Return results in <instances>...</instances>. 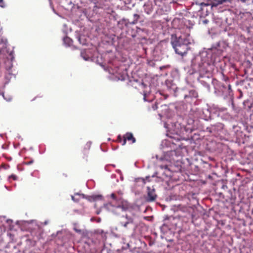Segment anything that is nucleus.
Masks as SVG:
<instances>
[{"mask_svg": "<svg viewBox=\"0 0 253 253\" xmlns=\"http://www.w3.org/2000/svg\"><path fill=\"white\" fill-rule=\"evenodd\" d=\"M72 198L73 200H74V197L73 196L72 197Z\"/></svg>", "mask_w": 253, "mask_h": 253, "instance_id": "26", "label": "nucleus"}, {"mask_svg": "<svg viewBox=\"0 0 253 253\" xmlns=\"http://www.w3.org/2000/svg\"><path fill=\"white\" fill-rule=\"evenodd\" d=\"M133 20L132 22H130V24L131 25H134L137 23L138 20L140 18V16L137 14H134L133 15Z\"/></svg>", "mask_w": 253, "mask_h": 253, "instance_id": "13", "label": "nucleus"}, {"mask_svg": "<svg viewBox=\"0 0 253 253\" xmlns=\"http://www.w3.org/2000/svg\"><path fill=\"white\" fill-rule=\"evenodd\" d=\"M223 88H225V85H222Z\"/></svg>", "mask_w": 253, "mask_h": 253, "instance_id": "27", "label": "nucleus"}, {"mask_svg": "<svg viewBox=\"0 0 253 253\" xmlns=\"http://www.w3.org/2000/svg\"><path fill=\"white\" fill-rule=\"evenodd\" d=\"M178 22L180 27L183 28L185 27L186 28H190V21L189 20L186 19L181 14H178V17H175V23Z\"/></svg>", "mask_w": 253, "mask_h": 253, "instance_id": "3", "label": "nucleus"}, {"mask_svg": "<svg viewBox=\"0 0 253 253\" xmlns=\"http://www.w3.org/2000/svg\"><path fill=\"white\" fill-rule=\"evenodd\" d=\"M147 196L146 200L148 202H152L156 199L157 197L155 193V190L154 188H151L150 187H147Z\"/></svg>", "mask_w": 253, "mask_h": 253, "instance_id": "5", "label": "nucleus"}, {"mask_svg": "<svg viewBox=\"0 0 253 253\" xmlns=\"http://www.w3.org/2000/svg\"><path fill=\"white\" fill-rule=\"evenodd\" d=\"M102 197L101 195H92L87 197V200L90 202H94L97 200H101Z\"/></svg>", "mask_w": 253, "mask_h": 253, "instance_id": "9", "label": "nucleus"}, {"mask_svg": "<svg viewBox=\"0 0 253 253\" xmlns=\"http://www.w3.org/2000/svg\"><path fill=\"white\" fill-rule=\"evenodd\" d=\"M110 197L112 200L105 205V207L109 209L110 207H112L122 209L123 211H126L129 208V203L123 199L121 196L118 195L115 193H112Z\"/></svg>", "mask_w": 253, "mask_h": 253, "instance_id": "1", "label": "nucleus"}, {"mask_svg": "<svg viewBox=\"0 0 253 253\" xmlns=\"http://www.w3.org/2000/svg\"><path fill=\"white\" fill-rule=\"evenodd\" d=\"M222 1H220V0H213L211 2V7H216L218 5L221 4Z\"/></svg>", "mask_w": 253, "mask_h": 253, "instance_id": "14", "label": "nucleus"}, {"mask_svg": "<svg viewBox=\"0 0 253 253\" xmlns=\"http://www.w3.org/2000/svg\"><path fill=\"white\" fill-rule=\"evenodd\" d=\"M0 6L1 7H4L5 4L3 0H0Z\"/></svg>", "mask_w": 253, "mask_h": 253, "instance_id": "19", "label": "nucleus"}, {"mask_svg": "<svg viewBox=\"0 0 253 253\" xmlns=\"http://www.w3.org/2000/svg\"><path fill=\"white\" fill-rule=\"evenodd\" d=\"M198 96V94L194 90H191L189 91L188 94H185L184 98H187L188 97H194L196 98Z\"/></svg>", "mask_w": 253, "mask_h": 253, "instance_id": "10", "label": "nucleus"}, {"mask_svg": "<svg viewBox=\"0 0 253 253\" xmlns=\"http://www.w3.org/2000/svg\"><path fill=\"white\" fill-rule=\"evenodd\" d=\"M214 113L217 114L218 116H222L224 113L226 112L227 109L225 107H220L216 106L214 107Z\"/></svg>", "mask_w": 253, "mask_h": 253, "instance_id": "8", "label": "nucleus"}, {"mask_svg": "<svg viewBox=\"0 0 253 253\" xmlns=\"http://www.w3.org/2000/svg\"><path fill=\"white\" fill-rule=\"evenodd\" d=\"M64 43L67 46H70L72 43V40L68 37H65L63 39Z\"/></svg>", "mask_w": 253, "mask_h": 253, "instance_id": "12", "label": "nucleus"}, {"mask_svg": "<svg viewBox=\"0 0 253 253\" xmlns=\"http://www.w3.org/2000/svg\"><path fill=\"white\" fill-rule=\"evenodd\" d=\"M175 52L178 54H180L182 56H183L184 55L186 54V52L185 51H183V52H180L179 51V49L178 48V47L177 46V45H175Z\"/></svg>", "mask_w": 253, "mask_h": 253, "instance_id": "15", "label": "nucleus"}, {"mask_svg": "<svg viewBox=\"0 0 253 253\" xmlns=\"http://www.w3.org/2000/svg\"><path fill=\"white\" fill-rule=\"evenodd\" d=\"M228 90H229V91L230 92V90H231V85L230 84H228Z\"/></svg>", "mask_w": 253, "mask_h": 253, "instance_id": "23", "label": "nucleus"}, {"mask_svg": "<svg viewBox=\"0 0 253 253\" xmlns=\"http://www.w3.org/2000/svg\"><path fill=\"white\" fill-rule=\"evenodd\" d=\"M83 54H84V53H83V52H82V53H81V55H82V56H83V57L84 58V59L85 60H88V59L89 58V57H85V56H83Z\"/></svg>", "mask_w": 253, "mask_h": 253, "instance_id": "20", "label": "nucleus"}, {"mask_svg": "<svg viewBox=\"0 0 253 253\" xmlns=\"http://www.w3.org/2000/svg\"><path fill=\"white\" fill-rule=\"evenodd\" d=\"M167 135L170 138H173V134L170 131H168V132L167 133Z\"/></svg>", "mask_w": 253, "mask_h": 253, "instance_id": "16", "label": "nucleus"}, {"mask_svg": "<svg viewBox=\"0 0 253 253\" xmlns=\"http://www.w3.org/2000/svg\"><path fill=\"white\" fill-rule=\"evenodd\" d=\"M184 38H185L184 36L178 35V31L175 32V40L178 39L179 42H183L184 43H185V42H184Z\"/></svg>", "mask_w": 253, "mask_h": 253, "instance_id": "11", "label": "nucleus"}, {"mask_svg": "<svg viewBox=\"0 0 253 253\" xmlns=\"http://www.w3.org/2000/svg\"><path fill=\"white\" fill-rule=\"evenodd\" d=\"M231 102H232V105L233 107H234V103H233V99H231Z\"/></svg>", "mask_w": 253, "mask_h": 253, "instance_id": "24", "label": "nucleus"}, {"mask_svg": "<svg viewBox=\"0 0 253 253\" xmlns=\"http://www.w3.org/2000/svg\"><path fill=\"white\" fill-rule=\"evenodd\" d=\"M164 174L166 178L169 179L167 180L168 184L169 185L170 183H172L173 182L172 177L173 175V171L169 167V166H165Z\"/></svg>", "mask_w": 253, "mask_h": 253, "instance_id": "6", "label": "nucleus"}, {"mask_svg": "<svg viewBox=\"0 0 253 253\" xmlns=\"http://www.w3.org/2000/svg\"><path fill=\"white\" fill-rule=\"evenodd\" d=\"M117 141L119 142H122L123 141V137L122 138L120 135H119L117 137Z\"/></svg>", "mask_w": 253, "mask_h": 253, "instance_id": "18", "label": "nucleus"}, {"mask_svg": "<svg viewBox=\"0 0 253 253\" xmlns=\"http://www.w3.org/2000/svg\"><path fill=\"white\" fill-rule=\"evenodd\" d=\"M33 163V161H29L28 162H27L26 164L27 165H30V164H32Z\"/></svg>", "mask_w": 253, "mask_h": 253, "instance_id": "22", "label": "nucleus"}, {"mask_svg": "<svg viewBox=\"0 0 253 253\" xmlns=\"http://www.w3.org/2000/svg\"><path fill=\"white\" fill-rule=\"evenodd\" d=\"M170 43H171V44L172 45V47L174 48V40L171 39Z\"/></svg>", "mask_w": 253, "mask_h": 253, "instance_id": "21", "label": "nucleus"}, {"mask_svg": "<svg viewBox=\"0 0 253 253\" xmlns=\"http://www.w3.org/2000/svg\"><path fill=\"white\" fill-rule=\"evenodd\" d=\"M223 128V125L220 123H216L214 125H211V126L207 127L209 131L213 133L214 134H218Z\"/></svg>", "mask_w": 253, "mask_h": 253, "instance_id": "4", "label": "nucleus"}, {"mask_svg": "<svg viewBox=\"0 0 253 253\" xmlns=\"http://www.w3.org/2000/svg\"><path fill=\"white\" fill-rule=\"evenodd\" d=\"M9 178H12L14 180H17L18 178L17 176L14 174L11 175L10 176H9Z\"/></svg>", "mask_w": 253, "mask_h": 253, "instance_id": "17", "label": "nucleus"}, {"mask_svg": "<svg viewBox=\"0 0 253 253\" xmlns=\"http://www.w3.org/2000/svg\"><path fill=\"white\" fill-rule=\"evenodd\" d=\"M75 230L77 232H81V230H80L75 229Z\"/></svg>", "mask_w": 253, "mask_h": 253, "instance_id": "25", "label": "nucleus"}, {"mask_svg": "<svg viewBox=\"0 0 253 253\" xmlns=\"http://www.w3.org/2000/svg\"><path fill=\"white\" fill-rule=\"evenodd\" d=\"M207 112L208 113H209V110H207Z\"/></svg>", "mask_w": 253, "mask_h": 253, "instance_id": "28", "label": "nucleus"}, {"mask_svg": "<svg viewBox=\"0 0 253 253\" xmlns=\"http://www.w3.org/2000/svg\"><path fill=\"white\" fill-rule=\"evenodd\" d=\"M119 226L123 228L125 232H129L134 227L133 219L130 216L126 215L122 217L120 222Z\"/></svg>", "mask_w": 253, "mask_h": 253, "instance_id": "2", "label": "nucleus"}, {"mask_svg": "<svg viewBox=\"0 0 253 253\" xmlns=\"http://www.w3.org/2000/svg\"><path fill=\"white\" fill-rule=\"evenodd\" d=\"M131 141V143H134L136 142V139L135 137L133 136V135L131 132H126L123 136V141L122 143V145H125L126 144V141Z\"/></svg>", "mask_w": 253, "mask_h": 253, "instance_id": "7", "label": "nucleus"}]
</instances>
